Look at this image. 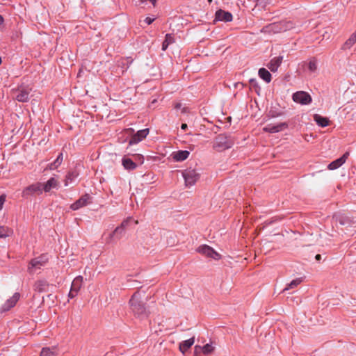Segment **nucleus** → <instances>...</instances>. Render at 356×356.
<instances>
[{
    "label": "nucleus",
    "instance_id": "1",
    "mask_svg": "<svg viewBox=\"0 0 356 356\" xmlns=\"http://www.w3.org/2000/svg\"><path fill=\"white\" fill-rule=\"evenodd\" d=\"M144 297V293L137 291L132 295L129 301V307L134 316L140 320L147 318L149 314L145 303L143 301Z\"/></svg>",
    "mask_w": 356,
    "mask_h": 356
},
{
    "label": "nucleus",
    "instance_id": "2",
    "mask_svg": "<svg viewBox=\"0 0 356 356\" xmlns=\"http://www.w3.org/2000/svg\"><path fill=\"white\" fill-rule=\"evenodd\" d=\"M234 144V138L225 134L218 135L213 142V149L216 152H221L230 149Z\"/></svg>",
    "mask_w": 356,
    "mask_h": 356
},
{
    "label": "nucleus",
    "instance_id": "3",
    "mask_svg": "<svg viewBox=\"0 0 356 356\" xmlns=\"http://www.w3.org/2000/svg\"><path fill=\"white\" fill-rule=\"evenodd\" d=\"M181 175L186 187H191L195 185L200 178V172L196 169L191 167L184 170L181 172Z\"/></svg>",
    "mask_w": 356,
    "mask_h": 356
},
{
    "label": "nucleus",
    "instance_id": "4",
    "mask_svg": "<svg viewBox=\"0 0 356 356\" xmlns=\"http://www.w3.org/2000/svg\"><path fill=\"white\" fill-rule=\"evenodd\" d=\"M197 252L208 258H211L215 260H219L221 258L220 254L208 245L199 246L197 248Z\"/></svg>",
    "mask_w": 356,
    "mask_h": 356
},
{
    "label": "nucleus",
    "instance_id": "5",
    "mask_svg": "<svg viewBox=\"0 0 356 356\" xmlns=\"http://www.w3.org/2000/svg\"><path fill=\"white\" fill-rule=\"evenodd\" d=\"M47 257L46 255H41L38 257L33 259L30 263L29 266L28 267V270L31 273H35L37 270H39L41 268L42 266H43L47 262Z\"/></svg>",
    "mask_w": 356,
    "mask_h": 356
},
{
    "label": "nucleus",
    "instance_id": "6",
    "mask_svg": "<svg viewBox=\"0 0 356 356\" xmlns=\"http://www.w3.org/2000/svg\"><path fill=\"white\" fill-rule=\"evenodd\" d=\"M42 192V184L38 182L26 187L22 191V197H28L34 194L40 195Z\"/></svg>",
    "mask_w": 356,
    "mask_h": 356
},
{
    "label": "nucleus",
    "instance_id": "7",
    "mask_svg": "<svg viewBox=\"0 0 356 356\" xmlns=\"http://www.w3.org/2000/svg\"><path fill=\"white\" fill-rule=\"evenodd\" d=\"M293 100L302 105H307L312 102V97L309 93L305 91H298L293 94Z\"/></svg>",
    "mask_w": 356,
    "mask_h": 356
},
{
    "label": "nucleus",
    "instance_id": "8",
    "mask_svg": "<svg viewBox=\"0 0 356 356\" xmlns=\"http://www.w3.org/2000/svg\"><path fill=\"white\" fill-rule=\"evenodd\" d=\"M128 225V220H124L120 226L117 227L114 231L109 234V235L106 238V243L109 244L111 243L113 241V238L116 237L117 239H120L121 235L124 233V227Z\"/></svg>",
    "mask_w": 356,
    "mask_h": 356
},
{
    "label": "nucleus",
    "instance_id": "9",
    "mask_svg": "<svg viewBox=\"0 0 356 356\" xmlns=\"http://www.w3.org/2000/svg\"><path fill=\"white\" fill-rule=\"evenodd\" d=\"M91 197L88 194H85L82 195L79 200H77L74 203H73L70 208L72 210H77L84 206H86L89 204L90 201Z\"/></svg>",
    "mask_w": 356,
    "mask_h": 356
},
{
    "label": "nucleus",
    "instance_id": "10",
    "mask_svg": "<svg viewBox=\"0 0 356 356\" xmlns=\"http://www.w3.org/2000/svg\"><path fill=\"white\" fill-rule=\"evenodd\" d=\"M149 134V129H144L139 130L130 139L129 144L130 145L137 144L139 142L142 141L144 138L147 137Z\"/></svg>",
    "mask_w": 356,
    "mask_h": 356
},
{
    "label": "nucleus",
    "instance_id": "11",
    "mask_svg": "<svg viewBox=\"0 0 356 356\" xmlns=\"http://www.w3.org/2000/svg\"><path fill=\"white\" fill-rule=\"evenodd\" d=\"M14 98L20 102H26L29 99V90L27 88H19L13 92Z\"/></svg>",
    "mask_w": 356,
    "mask_h": 356
},
{
    "label": "nucleus",
    "instance_id": "12",
    "mask_svg": "<svg viewBox=\"0 0 356 356\" xmlns=\"http://www.w3.org/2000/svg\"><path fill=\"white\" fill-rule=\"evenodd\" d=\"M233 17L231 13L223 10H218L215 14V20L229 22L232 21Z\"/></svg>",
    "mask_w": 356,
    "mask_h": 356
},
{
    "label": "nucleus",
    "instance_id": "13",
    "mask_svg": "<svg viewBox=\"0 0 356 356\" xmlns=\"http://www.w3.org/2000/svg\"><path fill=\"white\" fill-rule=\"evenodd\" d=\"M288 124L286 122H280L276 125L268 124L264 128V131L268 133H277L287 128Z\"/></svg>",
    "mask_w": 356,
    "mask_h": 356
},
{
    "label": "nucleus",
    "instance_id": "14",
    "mask_svg": "<svg viewBox=\"0 0 356 356\" xmlns=\"http://www.w3.org/2000/svg\"><path fill=\"white\" fill-rule=\"evenodd\" d=\"M349 154L348 152H346L342 156L336 159L335 161L331 162L327 168L330 170H336L341 166L346 161Z\"/></svg>",
    "mask_w": 356,
    "mask_h": 356
},
{
    "label": "nucleus",
    "instance_id": "15",
    "mask_svg": "<svg viewBox=\"0 0 356 356\" xmlns=\"http://www.w3.org/2000/svg\"><path fill=\"white\" fill-rule=\"evenodd\" d=\"M20 295L19 293H15L13 296L5 302L2 307L3 311H8L13 307L19 300Z\"/></svg>",
    "mask_w": 356,
    "mask_h": 356
},
{
    "label": "nucleus",
    "instance_id": "16",
    "mask_svg": "<svg viewBox=\"0 0 356 356\" xmlns=\"http://www.w3.org/2000/svg\"><path fill=\"white\" fill-rule=\"evenodd\" d=\"M190 152L187 150H179L173 152L171 154L175 161L180 162L186 160L189 156Z\"/></svg>",
    "mask_w": 356,
    "mask_h": 356
},
{
    "label": "nucleus",
    "instance_id": "17",
    "mask_svg": "<svg viewBox=\"0 0 356 356\" xmlns=\"http://www.w3.org/2000/svg\"><path fill=\"white\" fill-rule=\"evenodd\" d=\"M261 32L269 33H276L282 32V28L280 24V22L272 23L270 24H268V25L264 26L261 29Z\"/></svg>",
    "mask_w": 356,
    "mask_h": 356
},
{
    "label": "nucleus",
    "instance_id": "18",
    "mask_svg": "<svg viewBox=\"0 0 356 356\" xmlns=\"http://www.w3.org/2000/svg\"><path fill=\"white\" fill-rule=\"evenodd\" d=\"M283 60V56H280L277 57H275L270 60V61L267 65V67L271 72H276L278 67L280 66Z\"/></svg>",
    "mask_w": 356,
    "mask_h": 356
},
{
    "label": "nucleus",
    "instance_id": "19",
    "mask_svg": "<svg viewBox=\"0 0 356 356\" xmlns=\"http://www.w3.org/2000/svg\"><path fill=\"white\" fill-rule=\"evenodd\" d=\"M58 181L54 178H50L46 183L42 184V191L44 192H49L52 188L58 186Z\"/></svg>",
    "mask_w": 356,
    "mask_h": 356
},
{
    "label": "nucleus",
    "instance_id": "20",
    "mask_svg": "<svg viewBox=\"0 0 356 356\" xmlns=\"http://www.w3.org/2000/svg\"><path fill=\"white\" fill-rule=\"evenodd\" d=\"M195 338L191 337L188 340H185L180 343L179 344V350L184 354L194 343Z\"/></svg>",
    "mask_w": 356,
    "mask_h": 356
},
{
    "label": "nucleus",
    "instance_id": "21",
    "mask_svg": "<svg viewBox=\"0 0 356 356\" xmlns=\"http://www.w3.org/2000/svg\"><path fill=\"white\" fill-rule=\"evenodd\" d=\"M356 43V31L350 35L349 38L344 42L341 49L343 50L350 49Z\"/></svg>",
    "mask_w": 356,
    "mask_h": 356
},
{
    "label": "nucleus",
    "instance_id": "22",
    "mask_svg": "<svg viewBox=\"0 0 356 356\" xmlns=\"http://www.w3.org/2000/svg\"><path fill=\"white\" fill-rule=\"evenodd\" d=\"M63 161V154L61 152L58 155L56 159L54 162L49 163L47 165V169H49L50 170L57 169L61 165Z\"/></svg>",
    "mask_w": 356,
    "mask_h": 356
},
{
    "label": "nucleus",
    "instance_id": "23",
    "mask_svg": "<svg viewBox=\"0 0 356 356\" xmlns=\"http://www.w3.org/2000/svg\"><path fill=\"white\" fill-rule=\"evenodd\" d=\"M313 118L316 124L321 127H325L329 125L330 121L327 118L323 117L318 114H314Z\"/></svg>",
    "mask_w": 356,
    "mask_h": 356
},
{
    "label": "nucleus",
    "instance_id": "24",
    "mask_svg": "<svg viewBox=\"0 0 356 356\" xmlns=\"http://www.w3.org/2000/svg\"><path fill=\"white\" fill-rule=\"evenodd\" d=\"M83 278L82 276H77L72 282L71 289L75 292H79L83 284Z\"/></svg>",
    "mask_w": 356,
    "mask_h": 356
},
{
    "label": "nucleus",
    "instance_id": "25",
    "mask_svg": "<svg viewBox=\"0 0 356 356\" xmlns=\"http://www.w3.org/2000/svg\"><path fill=\"white\" fill-rule=\"evenodd\" d=\"M49 284L45 280H38L34 284V289L40 293L47 291Z\"/></svg>",
    "mask_w": 356,
    "mask_h": 356
},
{
    "label": "nucleus",
    "instance_id": "26",
    "mask_svg": "<svg viewBox=\"0 0 356 356\" xmlns=\"http://www.w3.org/2000/svg\"><path fill=\"white\" fill-rule=\"evenodd\" d=\"M79 176V172L76 170L70 171L66 175L65 179V186H67L70 184L74 181Z\"/></svg>",
    "mask_w": 356,
    "mask_h": 356
},
{
    "label": "nucleus",
    "instance_id": "27",
    "mask_svg": "<svg viewBox=\"0 0 356 356\" xmlns=\"http://www.w3.org/2000/svg\"><path fill=\"white\" fill-rule=\"evenodd\" d=\"M258 74L261 79L266 83H270L271 81V74L266 68H260Z\"/></svg>",
    "mask_w": 356,
    "mask_h": 356
},
{
    "label": "nucleus",
    "instance_id": "28",
    "mask_svg": "<svg viewBox=\"0 0 356 356\" xmlns=\"http://www.w3.org/2000/svg\"><path fill=\"white\" fill-rule=\"evenodd\" d=\"M122 165L127 170H134L136 168V164L129 158H124L122 159Z\"/></svg>",
    "mask_w": 356,
    "mask_h": 356
},
{
    "label": "nucleus",
    "instance_id": "29",
    "mask_svg": "<svg viewBox=\"0 0 356 356\" xmlns=\"http://www.w3.org/2000/svg\"><path fill=\"white\" fill-rule=\"evenodd\" d=\"M302 282V278H296L293 280H292L284 289H283V292L284 291H288V290H290V289H294L296 288V286H298L301 282Z\"/></svg>",
    "mask_w": 356,
    "mask_h": 356
},
{
    "label": "nucleus",
    "instance_id": "30",
    "mask_svg": "<svg viewBox=\"0 0 356 356\" xmlns=\"http://www.w3.org/2000/svg\"><path fill=\"white\" fill-rule=\"evenodd\" d=\"M175 40L171 34H166L165 39L162 44V50L165 51L168 47L169 44L173 43Z\"/></svg>",
    "mask_w": 356,
    "mask_h": 356
},
{
    "label": "nucleus",
    "instance_id": "31",
    "mask_svg": "<svg viewBox=\"0 0 356 356\" xmlns=\"http://www.w3.org/2000/svg\"><path fill=\"white\" fill-rule=\"evenodd\" d=\"M13 233V229L8 228V227H0V238H6L12 235Z\"/></svg>",
    "mask_w": 356,
    "mask_h": 356
},
{
    "label": "nucleus",
    "instance_id": "32",
    "mask_svg": "<svg viewBox=\"0 0 356 356\" xmlns=\"http://www.w3.org/2000/svg\"><path fill=\"white\" fill-rule=\"evenodd\" d=\"M308 69L311 72H314L317 70V60L315 58H312L308 63Z\"/></svg>",
    "mask_w": 356,
    "mask_h": 356
},
{
    "label": "nucleus",
    "instance_id": "33",
    "mask_svg": "<svg viewBox=\"0 0 356 356\" xmlns=\"http://www.w3.org/2000/svg\"><path fill=\"white\" fill-rule=\"evenodd\" d=\"M40 356H56V353L50 348H43Z\"/></svg>",
    "mask_w": 356,
    "mask_h": 356
},
{
    "label": "nucleus",
    "instance_id": "34",
    "mask_svg": "<svg viewBox=\"0 0 356 356\" xmlns=\"http://www.w3.org/2000/svg\"><path fill=\"white\" fill-rule=\"evenodd\" d=\"M280 24L282 28V32L290 30L293 27V24L291 22H280Z\"/></svg>",
    "mask_w": 356,
    "mask_h": 356
},
{
    "label": "nucleus",
    "instance_id": "35",
    "mask_svg": "<svg viewBox=\"0 0 356 356\" xmlns=\"http://www.w3.org/2000/svg\"><path fill=\"white\" fill-rule=\"evenodd\" d=\"M213 350V347L211 344H206L202 347V351L204 354H209Z\"/></svg>",
    "mask_w": 356,
    "mask_h": 356
},
{
    "label": "nucleus",
    "instance_id": "36",
    "mask_svg": "<svg viewBox=\"0 0 356 356\" xmlns=\"http://www.w3.org/2000/svg\"><path fill=\"white\" fill-rule=\"evenodd\" d=\"M174 108L175 110H181V113H186V110H187V108L186 107H184L182 106V104L180 102L175 103L174 105Z\"/></svg>",
    "mask_w": 356,
    "mask_h": 356
},
{
    "label": "nucleus",
    "instance_id": "37",
    "mask_svg": "<svg viewBox=\"0 0 356 356\" xmlns=\"http://www.w3.org/2000/svg\"><path fill=\"white\" fill-rule=\"evenodd\" d=\"M5 201H6V195H0V211L3 208V205L5 202Z\"/></svg>",
    "mask_w": 356,
    "mask_h": 356
},
{
    "label": "nucleus",
    "instance_id": "38",
    "mask_svg": "<svg viewBox=\"0 0 356 356\" xmlns=\"http://www.w3.org/2000/svg\"><path fill=\"white\" fill-rule=\"evenodd\" d=\"M78 294V292L74 291L72 289H70V291L69 292V298H73Z\"/></svg>",
    "mask_w": 356,
    "mask_h": 356
},
{
    "label": "nucleus",
    "instance_id": "39",
    "mask_svg": "<svg viewBox=\"0 0 356 356\" xmlns=\"http://www.w3.org/2000/svg\"><path fill=\"white\" fill-rule=\"evenodd\" d=\"M154 18H151L149 17H147L145 19V22L147 23V24H151L154 21Z\"/></svg>",
    "mask_w": 356,
    "mask_h": 356
},
{
    "label": "nucleus",
    "instance_id": "40",
    "mask_svg": "<svg viewBox=\"0 0 356 356\" xmlns=\"http://www.w3.org/2000/svg\"><path fill=\"white\" fill-rule=\"evenodd\" d=\"M283 113H274L273 111H270V115L273 117V118H277V117H279L280 115H282Z\"/></svg>",
    "mask_w": 356,
    "mask_h": 356
},
{
    "label": "nucleus",
    "instance_id": "41",
    "mask_svg": "<svg viewBox=\"0 0 356 356\" xmlns=\"http://www.w3.org/2000/svg\"><path fill=\"white\" fill-rule=\"evenodd\" d=\"M250 83L254 87L257 86V80L255 79H251L250 80Z\"/></svg>",
    "mask_w": 356,
    "mask_h": 356
},
{
    "label": "nucleus",
    "instance_id": "42",
    "mask_svg": "<svg viewBox=\"0 0 356 356\" xmlns=\"http://www.w3.org/2000/svg\"><path fill=\"white\" fill-rule=\"evenodd\" d=\"M195 350L196 353H197L198 351L202 350V347L200 346H196L195 347Z\"/></svg>",
    "mask_w": 356,
    "mask_h": 356
},
{
    "label": "nucleus",
    "instance_id": "43",
    "mask_svg": "<svg viewBox=\"0 0 356 356\" xmlns=\"http://www.w3.org/2000/svg\"><path fill=\"white\" fill-rule=\"evenodd\" d=\"M187 127H188V126L186 124H182L181 126V129L184 131L187 129Z\"/></svg>",
    "mask_w": 356,
    "mask_h": 356
},
{
    "label": "nucleus",
    "instance_id": "44",
    "mask_svg": "<svg viewBox=\"0 0 356 356\" xmlns=\"http://www.w3.org/2000/svg\"><path fill=\"white\" fill-rule=\"evenodd\" d=\"M315 258L317 261H320L321 259V254H316Z\"/></svg>",
    "mask_w": 356,
    "mask_h": 356
},
{
    "label": "nucleus",
    "instance_id": "45",
    "mask_svg": "<svg viewBox=\"0 0 356 356\" xmlns=\"http://www.w3.org/2000/svg\"><path fill=\"white\" fill-rule=\"evenodd\" d=\"M152 3V5L154 6L155 4H156V0H149Z\"/></svg>",
    "mask_w": 356,
    "mask_h": 356
},
{
    "label": "nucleus",
    "instance_id": "46",
    "mask_svg": "<svg viewBox=\"0 0 356 356\" xmlns=\"http://www.w3.org/2000/svg\"><path fill=\"white\" fill-rule=\"evenodd\" d=\"M3 19L1 15H0V25L3 23Z\"/></svg>",
    "mask_w": 356,
    "mask_h": 356
},
{
    "label": "nucleus",
    "instance_id": "47",
    "mask_svg": "<svg viewBox=\"0 0 356 356\" xmlns=\"http://www.w3.org/2000/svg\"><path fill=\"white\" fill-rule=\"evenodd\" d=\"M1 62H2L1 58L0 57V65L1 64Z\"/></svg>",
    "mask_w": 356,
    "mask_h": 356
},
{
    "label": "nucleus",
    "instance_id": "48",
    "mask_svg": "<svg viewBox=\"0 0 356 356\" xmlns=\"http://www.w3.org/2000/svg\"><path fill=\"white\" fill-rule=\"evenodd\" d=\"M340 223H341V225H343V222H342V221H340Z\"/></svg>",
    "mask_w": 356,
    "mask_h": 356
}]
</instances>
